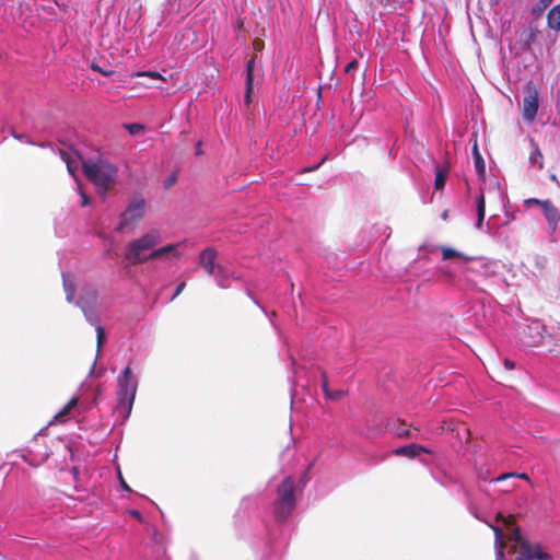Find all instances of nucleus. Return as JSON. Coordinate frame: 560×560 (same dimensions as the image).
Here are the masks:
<instances>
[{
	"label": "nucleus",
	"mask_w": 560,
	"mask_h": 560,
	"mask_svg": "<svg viewBox=\"0 0 560 560\" xmlns=\"http://www.w3.org/2000/svg\"><path fill=\"white\" fill-rule=\"evenodd\" d=\"M444 260H455L442 268L446 282L460 291H483V282L494 276L497 264L471 259L450 247H442Z\"/></svg>",
	"instance_id": "nucleus-1"
},
{
	"label": "nucleus",
	"mask_w": 560,
	"mask_h": 560,
	"mask_svg": "<svg viewBox=\"0 0 560 560\" xmlns=\"http://www.w3.org/2000/svg\"><path fill=\"white\" fill-rule=\"evenodd\" d=\"M161 241V232L156 229L150 230L142 236L128 243L125 250V258L129 264L138 265L148 260H172L179 257V244L166 245L154 249Z\"/></svg>",
	"instance_id": "nucleus-2"
},
{
	"label": "nucleus",
	"mask_w": 560,
	"mask_h": 560,
	"mask_svg": "<svg viewBox=\"0 0 560 560\" xmlns=\"http://www.w3.org/2000/svg\"><path fill=\"white\" fill-rule=\"evenodd\" d=\"M84 175L91 180L101 194L115 182L117 168L102 156L82 161Z\"/></svg>",
	"instance_id": "nucleus-3"
},
{
	"label": "nucleus",
	"mask_w": 560,
	"mask_h": 560,
	"mask_svg": "<svg viewBox=\"0 0 560 560\" xmlns=\"http://www.w3.org/2000/svg\"><path fill=\"white\" fill-rule=\"evenodd\" d=\"M118 390V404L117 410L120 413L129 416L138 387V381L136 376L131 373L129 366H126L122 372L117 377Z\"/></svg>",
	"instance_id": "nucleus-4"
},
{
	"label": "nucleus",
	"mask_w": 560,
	"mask_h": 560,
	"mask_svg": "<svg viewBox=\"0 0 560 560\" xmlns=\"http://www.w3.org/2000/svg\"><path fill=\"white\" fill-rule=\"evenodd\" d=\"M295 505L294 481L287 477L278 487V500L275 506V514L278 520H284L292 512Z\"/></svg>",
	"instance_id": "nucleus-5"
},
{
	"label": "nucleus",
	"mask_w": 560,
	"mask_h": 560,
	"mask_svg": "<svg viewBox=\"0 0 560 560\" xmlns=\"http://www.w3.org/2000/svg\"><path fill=\"white\" fill-rule=\"evenodd\" d=\"M145 201L142 198L131 200L120 215L119 230L132 228L144 214Z\"/></svg>",
	"instance_id": "nucleus-6"
},
{
	"label": "nucleus",
	"mask_w": 560,
	"mask_h": 560,
	"mask_svg": "<svg viewBox=\"0 0 560 560\" xmlns=\"http://www.w3.org/2000/svg\"><path fill=\"white\" fill-rule=\"evenodd\" d=\"M539 107V93L537 89L528 84L525 89L523 98L522 115L527 122H533L537 116Z\"/></svg>",
	"instance_id": "nucleus-7"
},
{
	"label": "nucleus",
	"mask_w": 560,
	"mask_h": 560,
	"mask_svg": "<svg viewBox=\"0 0 560 560\" xmlns=\"http://www.w3.org/2000/svg\"><path fill=\"white\" fill-rule=\"evenodd\" d=\"M545 325L541 320L535 319L527 324L521 331V340L524 346L537 347L542 342Z\"/></svg>",
	"instance_id": "nucleus-8"
},
{
	"label": "nucleus",
	"mask_w": 560,
	"mask_h": 560,
	"mask_svg": "<svg viewBox=\"0 0 560 560\" xmlns=\"http://www.w3.org/2000/svg\"><path fill=\"white\" fill-rule=\"evenodd\" d=\"M512 538L515 544L520 545V556L518 560H546L547 555H544L540 551L538 546H534L528 544L527 541H523L521 537L520 529L517 527H512Z\"/></svg>",
	"instance_id": "nucleus-9"
},
{
	"label": "nucleus",
	"mask_w": 560,
	"mask_h": 560,
	"mask_svg": "<svg viewBox=\"0 0 560 560\" xmlns=\"http://www.w3.org/2000/svg\"><path fill=\"white\" fill-rule=\"evenodd\" d=\"M487 194L493 195L497 198H501V196H502V192H501V189L499 186L493 188L492 190H488V191H486L485 189H481L480 194L478 196H476L475 209H476V213H477V221H476L477 229H481L482 224H483L485 214H486V196H487Z\"/></svg>",
	"instance_id": "nucleus-10"
},
{
	"label": "nucleus",
	"mask_w": 560,
	"mask_h": 560,
	"mask_svg": "<svg viewBox=\"0 0 560 560\" xmlns=\"http://www.w3.org/2000/svg\"><path fill=\"white\" fill-rule=\"evenodd\" d=\"M212 276L218 287L222 289L230 288L233 281L238 280V277L234 273V271L222 265H218L217 271Z\"/></svg>",
	"instance_id": "nucleus-11"
},
{
	"label": "nucleus",
	"mask_w": 560,
	"mask_h": 560,
	"mask_svg": "<svg viewBox=\"0 0 560 560\" xmlns=\"http://www.w3.org/2000/svg\"><path fill=\"white\" fill-rule=\"evenodd\" d=\"M217 252L212 247L203 249L199 255V265L207 271L208 275L212 276L217 271L218 265H215Z\"/></svg>",
	"instance_id": "nucleus-12"
},
{
	"label": "nucleus",
	"mask_w": 560,
	"mask_h": 560,
	"mask_svg": "<svg viewBox=\"0 0 560 560\" xmlns=\"http://www.w3.org/2000/svg\"><path fill=\"white\" fill-rule=\"evenodd\" d=\"M541 210L549 226L552 230H556L560 222V211L549 199H546L541 202Z\"/></svg>",
	"instance_id": "nucleus-13"
},
{
	"label": "nucleus",
	"mask_w": 560,
	"mask_h": 560,
	"mask_svg": "<svg viewBox=\"0 0 560 560\" xmlns=\"http://www.w3.org/2000/svg\"><path fill=\"white\" fill-rule=\"evenodd\" d=\"M421 452H428V450L423 446L417 444H409L406 446L398 447L394 451V454L397 456H406L409 458H413L418 456Z\"/></svg>",
	"instance_id": "nucleus-14"
},
{
	"label": "nucleus",
	"mask_w": 560,
	"mask_h": 560,
	"mask_svg": "<svg viewBox=\"0 0 560 560\" xmlns=\"http://www.w3.org/2000/svg\"><path fill=\"white\" fill-rule=\"evenodd\" d=\"M532 151L529 154V163L534 166H537L539 170L544 167V156L538 147V144L530 140Z\"/></svg>",
	"instance_id": "nucleus-15"
},
{
	"label": "nucleus",
	"mask_w": 560,
	"mask_h": 560,
	"mask_svg": "<svg viewBox=\"0 0 560 560\" xmlns=\"http://www.w3.org/2000/svg\"><path fill=\"white\" fill-rule=\"evenodd\" d=\"M547 23L549 28L560 31V3L555 5L547 15Z\"/></svg>",
	"instance_id": "nucleus-16"
},
{
	"label": "nucleus",
	"mask_w": 560,
	"mask_h": 560,
	"mask_svg": "<svg viewBox=\"0 0 560 560\" xmlns=\"http://www.w3.org/2000/svg\"><path fill=\"white\" fill-rule=\"evenodd\" d=\"M490 527L493 529L494 532V537H495V541H494V545H495V550H497V555L499 558H503V549H504V544H503V537H504V533H503V527L502 526H499V525H490Z\"/></svg>",
	"instance_id": "nucleus-17"
},
{
	"label": "nucleus",
	"mask_w": 560,
	"mask_h": 560,
	"mask_svg": "<svg viewBox=\"0 0 560 560\" xmlns=\"http://www.w3.org/2000/svg\"><path fill=\"white\" fill-rule=\"evenodd\" d=\"M78 407V398H71L63 408L55 416V421L63 422L66 417L70 415V412Z\"/></svg>",
	"instance_id": "nucleus-18"
},
{
	"label": "nucleus",
	"mask_w": 560,
	"mask_h": 560,
	"mask_svg": "<svg viewBox=\"0 0 560 560\" xmlns=\"http://www.w3.org/2000/svg\"><path fill=\"white\" fill-rule=\"evenodd\" d=\"M253 68L254 59L246 63V102H249L250 93L253 91Z\"/></svg>",
	"instance_id": "nucleus-19"
},
{
	"label": "nucleus",
	"mask_w": 560,
	"mask_h": 560,
	"mask_svg": "<svg viewBox=\"0 0 560 560\" xmlns=\"http://www.w3.org/2000/svg\"><path fill=\"white\" fill-rule=\"evenodd\" d=\"M322 387L323 392L325 393L326 397L332 400H338L341 397H343L345 392L343 390H329L328 383L325 374L322 375Z\"/></svg>",
	"instance_id": "nucleus-20"
},
{
	"label": "nucleus",
	"mask_w": 560,
	"mask_h": 560,
	"mask_svg": "<svg viewBox=\"0 0 560 560\" xmlns=\"http://www.w3.org/2000/svg\"><path fill=\"white\" fill-rule=\"evenodd\" d=\"M61 159L66 162L68 172L74 176L79 168V161L77 158L70 155V153L61 152Z\"/></svg>",
	"instance_id": "nucleus-21"
},
{
	"label": "nucleus",
	"mask_w": 560,
	"mask_h": 560,
	"mask_svg": "<svg viewBox=\"0 0 560 560\" xmlns=\"http://www.w3.org/2000/svg\"><path fill=\"white\" fill-rule=\"evenodd\" d=\"M62 282H63V288L66 291V299L69 303H71L74 298V290H73V284H72L71 277L69 273H62Z\"/></svg>",
	"instance_id": "nucleus-22"
},
{
	"label": "nucleus",
	"mask_w": 560,
	"mask_h": 560,
	"mask_svg": "<svg viewBox=\"0 0 560 560\" xmlns=\"http://www.w3.org/2000/svg\"><path fill=\"white\" fill-rule=\"evenodd\" d=\"M474 160H475V167L478 176L482 178L485 176V162L477 149V144L474 145Z\"/></svg>",
	"instance_id": "nucleus-23"
},
{
	"label": "nucleus",
	"mask_w": 560,
	"mask_h": 560,
	"mask_svg": "<svg viewBox=\"0 0 560 560\" xmlns=\"http://www.w3.org/2000/svg\"><path fill=\"white\" fill-rule=\"evenodd\" d=\"M551 3L552 0H538L532 9L533 15L539 18Z\"/></svg>",
	"instance_id": "nucleus-24"
},
{
	"label": "nucleus",
	"mask_w": 560,
	"mask_h": 560,
	"mask_svg": "<svg viewBox=\"0 0 560 560\" xmlns=\"http://www.w3.org/2000/svg\"><path fill=\"white\" fill-rule=\"evenodd\" d=\"M131 77H148L153 80H165L160 72L156 71H137Z\"/></svg>",
	"instance_id": "nucleus-25"
},
{
	"label": "nucleus",
	"mask_w": 560,
	"mask_h": 560,
	"mask_svg": "<svg viewBox=\"0 0 560 560\" xmlns=\"http://www.w3.org/2000/svg\"><path fill=\"white\" fill-rule=\"evenodd\" d=\"M124 127L131 136H140L144 131V126L141 124H125Z\"/></svg>",
	"instance_id": "nucleus-26"
},
{
	"label": "nucleus",
	"mask_w": 560,
	"mask_h": 560,
	"mask_svg": "<svg viewBox=\"0 0 560 560\" xmlns=\"http://www.w3.org/2000/svg\"><path fill=\"white\" fill-rule=\"evenodd\" d=\"M445 180H446V173L442 170H439L435 174V179H434L435 189H441L445 185Z\"/></svg>",
	"instance_id": "nucleus-27"
},
{
	"label": "nucleus",
	"mask_w": 560,
	"mask_h": 560,
	"mask_svg": "<svg viewBox=\"0 0 560 560\" xmlns=\"http://www.w3.org/2000/svg\"><path fill=\"white\" fill-rule=\"evenodd\" d=\"M78 304L80 305V307L82 308L86 319L91 323V324H96V320L94 318V315L92 312H90L86 306L84 304H82L81 302H78Z\"/></svg>",
	"instance_id": "nucleus-28"
},
{
	"label": "nucleus",
	"mask_w": 560,
	"mask_h": 560,
	"mask_svg": "<svg viewBox=\"0 0 560 560\" xmlns=\"http://www.w3.org/2000/svg\"><path fill=\"white\" fill-rule=\"evenodd\" d=\"M498 521H502V524L504 527L509 528L510 526L513 525V516L512 515H508V516H503L502 514H498Z\"/></svg>",
	"instance_id": "nucleus-29"
},
{
	"label": "nucleus",
	"mask_w": 560,
	"mask_h": 560,
	"mask_svg": "<svg viewBox=\"0 0 560 560\" xmlns=\"http://www.w3.org/2000/svg\"><path fill=\"white\" fill-rule=\"evenodd\" d=\"M96 338H97V347L100 348L105 338V330L101 325H96Z\"/></svg>",
	"instance_id": "nucleus-30"
},
{
	"label": "nucleus",
	"mask_w": 560,
	"mask_h": 560,
	"mask_svg": "<svg viewBox=\"0 0 560 560\" xmlns=\"http://www.w3.org/2000/svg\"><path fill=\"white\" fill-rule=\"evenodd\" d=\"M358 61L355 59L351 60L345 68L346 73L353 74L358 69Z\"/></svg>",
	"instance_id": "nucleus-31"
},
{
	"label": "nucleus",
	"mask_w": 560,
	"mask_h": 560,
	"mask_svg": "<svg viewBox=\"0 0 560 560\" xmlns=\"http://www.w3.org/2000/svg\"><path fill=\"white\" fill-rule=\"evenodd\" d=\"M542 201H544V200H539V199H537V198H528V199H526V200L524 201V203H525V206H526L527 208H529V207H532V206H534V205H537V206H539V207L541 208V202H542Z\"/></svg>",
	"instance_id": "nucleus-32"
},
{
	"label": "nucleus",
	"mask_w": 560,
	"mask_h": 560,
	"mask_svg": "<svg viewBox=\"0 0 560 560\" xmlns=\"http://www.w3.org/2000/svg\"><path fill=\"white\" fill-rule=\"evenodd\" d=\"M510 477H521V478H527V476L525 474H521V475H517V474H505V475H502L498 478H495L494 480L495 481H502L506 478H510Z\"/></svg>",
	"instance_id": "nucleus-33"
},
{
	"label": "nucleus",
	"mask_w": 560,
	"mask_h": 560,
	"mask_svg": "<svg viewBox=\"0 0 560 560\" xmlns=\"http://www.w3.org/2000/svg\"><path fill=\"white\" fill-rule=\"evenodd\" d=\"M92 69H93L94 71H97V72H100V73H102V74L106 75V77H109V75H112V74H113V71H112V70H103V68H101V67H98V66H96V65H94V63L92 65Z\"/></svg>",
	"instance_id": "nucleus-34"
},
{
	"label": "nucleus",
	"mask_w": 560,
	"mask_h": 560,
	"mask_svg": "<svg viewBox=\"0 0 560 560\" xmlns=\"http://www.w3.org/2000/svg\"><path fill=\"white\" fill-rule=\"evenodd\" d=\"M78 189H79V194H80V197H81V205L83 207L88 206L89 205V197L82 191L80 186H78Z\"/></svg>",
	"instance_id": "nucleus-35"
},
{
	"label": "nucleus",
	"mask_w": 560,
	"mask_h": 560,
	"mask_svg": "<svg viewBox=\"0 0 560 560\" xmlns=\"http://www.w3.org/2000/svg\"><path fill=\"white\" fill-rule=\"evenodd\" d=\"M118 477H119V481H120V486L124 490L130 492L131 491V488L127 485V482L124 480V478L121 477V474L120 471L118 472Z\"/></svg>",
	"instance_id": "nucleus-36"
},
{
	"label": "nucleus",
	"mask_w": 560,
	"mask_h": 560,
	"mask_svg": "<svg viewBox=\"0 0 560 560\" xmlns=\"http://www.w3.org/2000/svg\"><path fill=\"white\" fill-rule=\"evenodd\" d=\"M13 137H14L15 139H18V140L25 141L26 143H31V144H33V142H32V141H30L28 137H27L26 135H24V133H21V135H15V133H13Z\"/></svg>",
	"instance_id": "nucleus-37"
},
{
	"label": "nucleus",
	"mask_w": 560,
	"mask_h": 560,
	"mask_svg": "<svg viewBox=\"0 0 560 560\" xmlns=\"http://www.w3.org/2000/svg\"><path fill=\"white\" fill-rule=\"evenodd\" d=\"M185 288V282H182L177 285L176 290H175V293L173 294L172 299L171 300H174L177 295L180 294V292L184 290Z\"/></svg>",
	"instance_id": "nucleus-38"
},
{
	"label": "nucleus",
	"mask_w": 560,
	"mask_h": 560,
	"mask_svg": "<svg viewBox=\"0 0 560 560\" xmlns=\"http://www.w3.org/2000/svg\"><path fill=\"white\" fill-rule=\"evenodd\" d=\"M128 513L138 521L142 520L141 513L137 510H130Z\"/></svg>",
	"instance_id": "nucleus-39"
},
{
	"label": "nucleus",
	"mask_w": 560,
	"mask_h": 560,
	"mask_svg": "<svg viewBox=\"0 0 560 560\" xmlns=\"http://www.w3.org/2000/svg\"><path fill=\"white\" fill-rule=\"evenodd\" d=\"M504 365L508 370H512L514 368V363L510 360H504Z\"/></svg>",
	"instance_id": "nucleus-40"
},
{
	"label": "nucleus",
	"mask_w": 560,
	"mask_h": 560,
	"mask_svg": "<svg viewBox=\"0 0 560 560\" xmlns=\"http://www.w3.org/2000/svg\"><path fill=\"white\" fill-rule=\"evenodd\" d=\"M90 296H91V300H92V301H94V300H95L96 294H95V291H94V290H92V291H91Z\"/></svg>",
	"instance_id": "nucleus-41"
},
{
	"label": "nucleus",
	"mask_w": 560,
	"mask_h": 560,
	"mask_svg": "<svg viewBox=\"0 0 560 560\" xmlns=\"http://www.w3.org/2000/svg\"><path fill=\"white\" fill-rule=\"evenodd\" d=\"M319 165H320V163L315 165V166H313V167L306 168L305 171H307V172L314 171V170L318 168Z\"/></svg>",
	"instance_id": "nucleus-42"
},
{
	"label": "nucleus",
	"mask_w": 560,
	"mask_h": 560,
	"mask_svg": "<svg viewBox=\"0 0 560 560\" xmlns=\"http://www.w3.org/2000/svg\"><path fill=\"white\" fill-rule=\"evenodd\" d=\"M200 147H201V143L199 142V143L197 144V150H196V151H197V154H200V153H201V148H200Z\"/></svg>",
	"instance_id": "nucleus-43"
},
{
	"label": "nucleus",
	"mask_w": 560,
	"mask_h": 560,
	"mask_svg": "<svg viewBox=\"0 0 560 560\" xmlns=\"http://www.w3.org/2000/svg\"><path fill=\"white\" fill-rule=\"evenodd\" d=\"M550 178H551V180H553V182H556L557 184H559V183H558V180H557V176H556V175H551V176H550Z\"/></svg>",
	"instance_id": "nucleus-44"
},
{
	"label": "nucleus",
	"mask_w": 560,
	"mask_h": 560,
	"mask_svg": "<svg viewBox=\"0 0 560 560\" xmlns=\"http://www.w3.org/2000/svg\"><path fill=\"white\" fill-rule=\"evenodd\" d=\"M175 179L172 177L171 179H168V183L166 184V186H170Z\"/></svg>",
	"instance_id": "nucleus-45"
}]
</instances>
